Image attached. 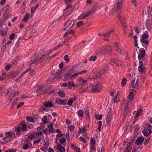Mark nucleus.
Segmentation results:
<instances>
[{
  "instance_id": "obj_19",
  "label": "nucleus",
  "mask_w": 152,
  "mask_h": 152,
  "mask_svg": "<svg viewBox=\"0 0 152 152\" xmlns=\"http://www.w3.org/2000/svg\"><path fill=\"white\" fill-rule=\"evenodd\" d=\"M44 105L46 107H52L53 106V103L50 101L46 102L43 103Z\"/></svg>"
},
{
  "instance_id": "obj_57",
  "label": "nucleus",
  "mask_w": 152,
  "mask_h": 152,
  "mask_svg": "<svg viewBox=\"0 0 152 152\" xmlns=\"http://www.w3.org/2000/svg\"><path fill=\"white\" fill-rule=\"evenodd\" d=\"M66 140L65 138H62L60 139L59 142L61 144H63L65 142Z\"/></svg>"
},
{
  "instance_id": "obj_47",
  "label": "nucleus",
  "mask_w": 152,
  "mask_h": 152,
  "mask_svg": "<svg viewBox=\"0 0 152 152\" xmlns=\"http://www.w3.org/2000/svg\"><path fill=\"white\" fill-rule=\"evenodd\" d=\"M141 41L142 42L146 44L147 45H148L149 44V42L147 40V39H141Z\"/></svg>"
},
{
  "instance_id": "obj_52",
  "label": "nucleus",
  "mask_w": 152,
  "mask_h": 152,
  "mask_svg": "<svg viewBox=\"0 0 152 152\" xmlns=\"http://www.w3.org/2000/svg\"><path fill=\"white\" fill-rule=\"evenodd\" d=\"M45 128V126H40L37 129V130L38 131L41 132L43 131Z\"/></svg>"
},
{
  "instance_id": "obj_30",
  "label": "nucleus",
  "mask_w": 152,
  "mask_h": 152,
  "mask_svg": "<svg viewBox=\"0 0 152 152\" xmlns=\"http://www.w3.org/2000/svg\"><path fill=\"white\" fill-rule=\"evenodd\" d=\"M39 4H37L34 7H32L31 8V14H33L36 10V9L39 7Z\"/></svg>"
},
{
  "instance_id": "obj_61",
  "label": "nucleus",
  "mask_w": 152,
  "mask_h": 152,
  "mask_svg": "<svg viewBox=\"0 0 152 152\" xmlns=\"http://www.w3.org/2000/svg\"><path fill=\"white\" fill-rule=\"evenodd\" d=\"M148 37V35L146 33L144 34L142 36V38L146 39Z\"/></svg>"
},
{
  "instance_id": "obj_44",
  "label": "nucleus",
  "mask_w": 152,
  "mask_h": 152,
  "mask_svg": "<svg viewBox=\"0 0 152 152\" xmlns=\"http://www.w3.org/2000/svg\"><path fill=\"white\" fill-rule=\"evenodd\" d=\"M42 121L43 123H46L48 122L47 117L46 116H44L42 119Z\"/></svg>"
},
{
  "instance_id": "obj_18",
  "label": "nucleus",
  "mask_w": 152,
  "mask_h": 152,
  "mask_svg": "<svg viewBox=\"0 0 152 152\" xmlns=\"http://www.w3.org/2000/svg\"><path fill=\"white\" fill-rule=\"evenodd\" d=\"M142 132L145 136H148L151 133V130L150 129H145Z\"/></svg>"
},
{
  "instance_id": "obj_36",
  "label": "nucleus",
  "mask_w": 152,
  "mask_h": 152,
  "mask_svg": "<svg viewBox=\"0 0 152 152\" xmlns=\"http://www.w3.org/2000/svg\"><path fill=\"white\" fill-rule=\"evenodd\" d=\"M111 115V113L109 112L108 114L107 115V117L106 118V122L108 124L109 123V122L110 120V117Z\"/></svg>"
},
{
  "instance_id": "obj_39",
  "label": "nucleus",
  "mask_w": 152,
  "mask_h": 152,
  "mask_svg": "<svg viewBox=\"0 0 152 152\" xmlns=\"http://www.w3.org/2000/svg\"><path fill=\"white\" fill-rule=\"evenodd\" d=\"M97 123L98 124V129L100 132L101 130V127L102 124V122L101 121H99L97 122Z\"/></svg>"
},
{
  "instance_id": "obj_43",
  "label": "nucleus",
  "mask_w": 152,
  "mask_h": 152,
  "mask_svg": "<svg viewBox=\"0 0 152 152\" xmlns=\"http://www.w3.org/2000/svg\"><path fill=\"white\" fill-rule=\"evenodd\" d=\"M41 140V138L38 139L37 140H35L34 141L33 144L34 145H36L37 144H39Z\"/></svg>"
},
{
  "instance_id": "obj_17",
  "label": "nucleus",
  "mask_w": 152,
  "mask_h": 152,
  "mask_svg": "<svg viewBox=\"0 0 152 152\" xmlns=\"http://www.w3.org/2000/svg\"><path fill=\"white\" fill-rule=\"evenodd\" d=\"M35 92L36 93H38L39 94H45L46 93L43 91L42 90V88L41 86H39L38 88L35 91Z\"/></svg>"
},
{
  "instance_id": "obj_31",
  "label": "nucleus",
  "mask_w": 152,
  "mask_h": 152,
  "mask_svg": "<svg viewBox=\"0 0 152 152\" xmlns=\"http://www.w3.org/2000/svg\"><path fill=\"white\" fill-rule=\"evenodd\" d=\"M29 72V73H33L34 72V70H31V68H29V69H28L27 70H26L22 74V75H21L20 76V77H22L23 75L25 74H26V73L27 72Z\"/></svg>"
},
{
  "instance_id": "obj_35",
  "label": "nucleus",
  "mask_w": 152,
  "mask_h": 152,
  "mask_svg": "<svg viewBox=\"0 0 152 152\" xmlns=\"http://www.w3.org/2000/svg\"><path fill=\"white\" fill-rule=\"evenodd\" d=\"M129 100L132 101L133 100L134 98V94L132 92L129 93Z\"/></svg>"
},
{
  "instance_id": "obj_5",
  "label": "nucleus",
  "mask_w": 152,
  "mask_h": 152,
  "mask_svg": "<svg viewBox=\"0 0 152 152\" xmlns=\"http://www.w3.org/2000/svg\"><path fill=\"white\" fill-rule=\"evenodd\" d=\"M122 6V1L121 0H119L115 4L114 8L112 9V12L113 13L117 11L121 8Z\"/></svg>"
},
{
  "instance_id": "obj_63",
  "label": "nucleus",
  "mask_w": 152,
  "mask_h": 152,
  "mask_svg": "<svg viewBox=\"0 0 152 152\" xmlns=\"http://www.w3.org/2000/svg\"><path fill=\"white\" fill-rule=\"evenodd\" d=\"M96 56H94V57L92 56H91L90 58V60L91 61H95L96 59Z\"/></svg>"
},
{
  "instance_id": "obj_27",
  "label": "nucleus",
  "mask_w": 152,
  "mask_h": 152,
  "mask_svg": "<svg viewBox=\"0 0 152 152\" xmlns=\"http://www.w3.org/2000/svg\"><path fill=\"white\" fill-rule=\"evenodd\" d=\"M49 128L48 131L49 132L52 133L53 132V126L52 124L50 123L49 124L48 126Z\"/></svg>"
},
{
  "instance_id": "obj_40",
  "label": "nucleus",
  "mask_w": 152,
  "mask_h": 152,
  "mask_svg": "<svg viewBox=\"0 0 152 152\" xmlns=\"http://www.w3.org/2000/svg\"><path fill=\"white\" fill-rule=\"evenodd\" d=\"M126 81L127 80L126 78L125 77L123 78L121 82V84L123 87L124 86L126 85Z\"/></svg>"
},
{
  "instance_id": "obj_51",
  "label": "nucleus",
  "mask_w": 152,
  "mask_h": 152,
  "mask_svg": "<svg viewBox=\"0 0 152 152\" xmlns=\"http://www.w3.org/2000/svg\"><path fill=\"white\" fill-rule=\"evenodd\" d=\"M95 118L97 120H100L102 119V114L96 115Z\"/></svg>"
},
{
  "instance_id": "obj_38",
  "label": "nucleus",
  "mask_w": 152,
  "mask_h": 152,
  "mask_svg": "<svg viewBox=\"0 0 152 152\" xmlns=\"http://www.w3.org/2000/svg\"><path fill=\"white\" fill-rule=\"evenodd\" d=\"M133 38L134 42V46L136 47L138 46L137 44V37L136 36H134L133 37Z\"/></svg>"
},
{
  "instance_id": "obj_59",
  "label": "nucleus",
  "mask_w": 152,
  "mask_h": 152,
  "mask_svg": "<svg viewBox=\"0 0 152 152\" xmlns=\"http://www.w3.org/2000/svg\"><path fill=\"white\" fill-rule=\"evenodd\" d=\"M135 137H132L130 139V141L129 142L130 144H131L135 140Z\"/></svg>"
},
{
  "instance_id": "obj_6",
  "label": "nucleus",
  "mask_w": 152,
  "mask_h": 152,
  "mask_svg": "<svg viewBox=\"0 0 152 152\" xmlns=\"http://www.w3.org/2000/svg\"><path fill=\"white\" fill-rule=\"evenodd\" d=\"M111 50V48L109 45H107L102 47L100 50V53L101 54H107Z\"/></svg>"
},
{
  "instance_id": "obj_4",
  "label": "nucleus",
  "mask_w": 152,
  "mask_h": 152,
  "mask_svg": "<svg viewBox=\"0 0 152 152\" xmlns=\"http://www.w3.org/2000/svg\"><path fill=\"white\" fill-rule=\"evenodd\" d=\"M32 144L31 141L28 139L24 140L22 144V148L24 150L30 149L32 146Z\"/></svg>"
},
{
  "instance_id": "obj_50",
  "label": "nucleus",
  "mask_w": 152,
  "mask_h": 152,
  "mask_svg": "<svg viewBox=\"0 0 152 152\" xmlns=\"http://www.w3.org/2000/svg\"><path fill=\"white\" fill-rule=\"evenodd\" d=\"M11 65L9 64L8 63L7 64L5 67V69L7 70H8L10 68Z\"/></svg>"
},
{
  "instance_id": "obj_33",
  "label": "nucleus",
  "mask_w": 152,
  "mask_h": 152,
  "mask_svg": "<svg viewBox=\"0 0 152 152\" xmlns=\"http://www.w3.org/2000/svg\"><path fill=\"white\" fill-rule=\"evenodd\" d=\"M21 130L23 131H26L27 129V126L26 124H24L21 125V127H20Z\"/></svg>"
},
{
  "instance_id": "obj_26",
  "label": "nucleus",
  "mask_w": 152,
  "mask_h": 152,
  "mask_svg": "<svg viewBox=\"0 0 152 152\" xmlns=\"http://www.w3.org/2000/svg\"><path fill=\"white\" fill-rule=\"evenodd\" d=\"M57 148L59 149L60 152H65V148L61 145L60 144L58 145Z\"/></svg>"
},
{
  "instance_id": "obj_2",
  "label": "nucleus",
  "mask_w": 152,
  "mask_h": 152,
  "mask_svg": "<svg viewBox=\"0 0 152 152\" xmlns=\"http://www.w3.org/2000/svg\"><path fill=\"white\" fill-rule=\"evenodd\" d=\"M14 137V135L12 133V131L6 132L5 134V137L1 139L0 142L2 144H4L10 141L13 137Z\"/></svg>"
},
{
  "instance_id": "obj_10",
  "label": "nucleus",
  "mask_w": 152,
  "mask_h": 152,
  "mask_svg": "<svg viewBox=\"0 0 152 152\" xmlns=\"http://www.w3.org/2000/svg\"><path fill=\"white\" fill-rule=\"evenodd\" d=\"M58 93L59 95L61 97H65V94L64 92L59 91L58 92L57 91V89H54L53 90L50 91L48 94H56L57 93Z\"/></svg>"
},
{
  "instance_id": "obj_34",
  "label": "nucleus",
  "mask_w": 152,
  "mask_h": 152,
  "mask_svg": "<svg viewBox=\"0 0 152 152\" xmlns=\"http://www.w3.org/2000/svg\"><path fill=\"white\" fill-rule=\"evenodd\" d=\"M132 148V146H131V144L129 143V142L126 148V149L124 150L125 152H126V151L128 150H130L131 151V149Z\"/></svg>"
},
{
  "instance_id": "obj_42",
  "label": "nucleus",
  "mask_w": 152,
  "mask_h": 152,
  "mask_svg": "<svg viewBox=\"0 0 152 152\" xmlns=\"http://www.w3.org/2000/svg\"><path fill=\"white\" fill-rule=\"evenodd\" d=\"M86 131V129L85 127H83L82 129L79 128V133L80 134H81L82 133H84Z\"/></svg>"
},
{
  "instance_id": "obj_23",
  "label": "nucleus",
  "mask_w": 152,
  "mask_h": 152,
  "mask_svg": "<svg viewBox=\"0 0 152 152\" xmlns=\"http://www.w3.org/2000/svg\"><path fill=\"white\" fill-rule=\"evenodd\" d=\"M77 114L79 117L82 118L84 113L83 111L82 110H79L77 112Z\"/></svg>"
},
{
  "instance_id": "obj_56",
  "label": "nucleus",
  "mask_w": 152,
  "mask_h": 152,
  "mask_svg": "<svg viewBox=\"0 0 152 152\" xmlns=\"http://www.w3.org/2000/svg\"><path fill=\"white\" fill-rule=\"evenodd\" d=\"M114 61L113 62L115 64H117L118 65L121 66L122 65L123 63L121 61L119 63L118 61L117 60L115 59H114Z\"/></svg>"
},
{
  "instance_id": "obj_21",
  "label": "nucleus",
  "mask_w": 152,
  "mask_h": 152,
  "mask_svg": "<svg viewBox=\"0 0 152 152\" xmlns=\"http://www.w3.org/2000/svg\"><path fill=\"white\" fill-rule=\"evenodd\" d=\"M72 13V11H70V12H68V13L67 14L64 13L63 15L60 17L59 18V20H62V18H63V20H64L65 19V18L67 17V16L70 15Z\"/></svg>"
},
{
  "instance_id": "obj_48",
  "label": "nucleus",
  "mask_w": 152,
  "mask_h": 152,
  "mask_svg": "<svg viewBox=\"0 0 152 152\" xmlns=\"http://www.w3.org/2000/svg\"><path fill=\"white\" fill-rule=\"evenodd\" d=\"M142 112V109H139L135 115V116L136 117H138L141 113Z\"/></svg>"
},
{
  "instance_id": "obj_64",
  "label": "nucleus",
  "mask_w": 152,
  "mask_h": 152,
  "mask_svg": "<svg viewBox=\"0 0 152 152\" xmlns=\"http://www.w3.org/2000/svg\"><path fill=\"white\" fill-rule=\"evenodd\" d=\"M83 24V21H80L77 22V26L80 27Z\"/></svg>"
},
{
  "instance_id": "obj_16",
  "label": "nucleus",
  "mask_w": 152,
  "mask_h": 152,
  "mask_svg": "<svg viewBox=\"0 0 152 152\" xmlns=\"http://www.w3.org/2000/svg\"><path fill=\"white\" fill-rule=\"evenodd\" d=\"M144 140V139L142 137H139L137 139L135 142L136 145H140L143 142Z\"/></svg>"
},
{
  "instance_id": "obj_60",
  "label": "nucleus",
  "mask_w": 152,
  "mask_h": 152,
  "mask_svg": "<svg viewBox=\"0 0 152 152\" xmlns=\"http://www.w3.org/2000/svg\"><path fill=\"white\" fill-rule=\"evenodd\" d=\"M140 54H145V50L143 48H141L140 49Z\"/></svg>"
},
{
  "instance_id": "obj_58",
  "label": "nucleus",
  "mask_w": 152,
  "mask_h": 152,
  "mask_svg": "<svg viewBox=\"0 0 152 152\" xmlns=\"http://www.w3.org/2000/svg\"><path fill=\"white\" fill-rule=\"evenodd\" d=\"M80 140H81L83 142H84L85 143H86L87 142V140H86L83 137H80L79 138Z\"/></svg>"
},
{
  "instance_id": "obj_28",
  "label": "nucleus",
  "mask_w": 152,
  "mask_h": 152,
  "mask_svg": "<svg viewBox=\"0 0 152 152\" xmlns=\"http://www.w3.org/2000/svg\"><path fill=\"white\" fill-rule=\"evenodd\" d=\"M0 34L2 36H6L7 35V33L4 28L1 29H0Z\"/></svg>"
},
{
  "instance_id": "obj_3",
  "label": "nucleus",
  "mask_w": 152,
  "mask_h": 152,
  "mask_svg": "<svg viewBox=\"0 0 152 152\" xmlns=\"http://www.w3.org/2000/svg\"><path fill=\"white\" fill-rule=\"evenodd\" d=\"M90 84L91 91L95 92H99L101 87H102V85L100 83H90Z\"/></svg>"
},
{
  "instance_id": "obj_54",
  "label": "nucleus",
  "mask_w": 152,
  "mask_h": 152,
  "mask_svg": "<svg viewBox=\"0 0 152 152\" xmlns=\"http://www.w3.org/2000/svg\"><path fill=\"white\" fill-rule=\"evenodd\" d=\"M73 103V100L71 99L68 100L67 104L68 105L71 106L72 104Z\"/></svg>"
},
{
  "instance_id": "obj_25",
  "label": "nucleus",
  "mask_w": 152,
  "mask_h": 152,
  "mask_svg": "<svg viewBox=\"0 0 152 152\" xmlns=\"http://www.w3.org/2000/svg\"><path fill=\"white\" fill-rule=\"evenodd\" d=\"M26 3L24 2L22 4L21 8V12L22 14H23L25 10L26 7Z\"/></svg>"
},
{
  "instance_id": "obj_7",
  "label": "nucleus",
  "mask_w": 152,
  "mask_h": 152,
  "mask_svg": "<svg viewBox=\"0 0 152 152\" xmlns=\"http://www.w3.org/2000/svg\"><path fill=\"white\" fill-rule=\"evenodd\" d=\"M11 131L12 134L14 135L15 137H16L17 135H20L21 134V128L20 126L15 127Z\"/></svg>"
},
{
  "instance_id": "obj_9",
  "label": "nucleus",
  "mask_w": 152,
  "mask_h": 152,
  "mask_svg": "<svg viewBox=\"0 0 152 152\" xmlns=\"http://www.w3.org/2000/svg\"><path fill=\"white\" fill-rule=\"evenodd\" d=\"M77 77L75 75V73L73 75H71L69 74H66L64 75V80L65 81H67L69 80H71L75 79Z\"/></svg>"
},
{
  "instance_id": "obj_14",
  "label": "nucleus",
  "mask_w": 152,
  "mask_h": 152,
  "mask_svg": "<svg viewBox=\"0 0 152 152\" xmlns=\"http://www.w3.org/2000/svg\"><path fill=\"white\" fill-rule=\"evenodd\" d=\"M117 16L120 20L121 26L124 27H125L126 26V23L124 18L118 14L117 15Z\"/></svg>"
},
{
  "instance_id": "obj_41",
  "label": "nucleus",
  "mask_w": 152,
  "mask_h": 152,
  "mask_svg": "<svg viewBox=\"0 0 152 152\" xmlns=\"http://www.w3.org/2000/svg\"><path fill=\"white\" fill-rule=\"evenodd\" d=\"M114 31L112 29L110 31H109L106 34H103V35L104 36L106 37H108L110 36V34L112 33Z\"/></svg>"
},
{
  "instance_id": "obj_13",
  "label": "nucleus",
  "mask_w": 152,
  "mask_h": 152,
  "mask_svg": "<svg viewBox=\"0 0 152 152\" xmlns=\"http://www.w3.org/2000/svg\"><path fill=\"white\" fill-rule=\"evenodd\" d=\"M139 80L138 79H136L134 78L133 79L131 83V85L132 87L133 88L137 87L139 85Z\"/></svg>"
},
{
  "instance_id": "obj_45",
  "label": "nucleus",
  "mask_w": 152,
  "mask_h": 152,
  "mask_svg": "<svg viewBox=\"0 0 152 152\" xmlns=\"http://www.w3.org/2000/svg\"><path fill=\"white\" fill-rule=\"evenodd\" d=\"M29 15L28 14H26L25 16L24 17V18L23 19V21L24 22H26L27 20H28L29 19Z\"/></svg>"
},
{
  "instance_id": "obj_46",
  "label": "nucleus",
  "mask_w": 152,
  "mask_h": 152,
  "mask_svg": "<svg viewBox=\"0 0 152 152\" xmlns=\"http://www.w3.org/2000/svg\"><path fill=\"white\" fill-rule=\"evenodd\" d=\"M145 67H144L141 66L138 67V70L139 72H142L145 71Z\"/></svg>"
},
{
  "instance_id": "obj_24",
  "label": "nucleus",
  "mask_w": 152,
  "mask_h": 152,
  "mask_svg": "<svg viewBox=\"0 0 152 152\" xmlns=\"http://www.w3.org/2000/svg\"><path fill=\"white\" fill-rule=\"evenodd\" d=\"M120 101L119 96L118 94L116 95L113 99V101L114 103L118 102Z\"/></svg>"
},
{
  "instance_id": "obj_1",
  "label": "nucleus",
  "mask_w": 152,
  "mask_h": 152,
  "mask_svg": "<svg viewBox=\"0 0 152 152\" xmlns=\"http://www.w3.org/2000/svg\"><path fill=\"white\" fill-rule=\"evenodd\" d=\"M46 56L42 55L41 57L38 58L39 54L38 53H36L32 57L31 60V64H37L42 61L45 59Z\"/></svg>"
},
{
  "instance_id": "obj_37",
  "label": "nucleus",
  "mask_w": 152,
  "mask_h": 152,
  "mask_svg": "<svg viewBox=\"0 0 152 152\" xmlns=\"http://www.w3.org/2000/svg\"><path fill=\"white\" fill-rule=\"evenodd\" d=\"M26 120L31 122L34 123V120L33 118L31 116H27L26 118Z\"/></svg>"
},
{
  "instance_id": "obj_55",
  "label": "nucleus",
  "mask_w": 152,
  "mask_h": 152,
  "mask_svg": "<svg viewBox=\"0 0 152 152\" xmlns=\"http://www.w3.org/2000/svg\"><path fill=\"white\" fill-rule=\"evenodd\" d=\"M68 129H69L70 131H72L74 129L75 127L74 126L71 125L69 126L68 127Z\"/></svg>"
},
{
  "instance_id": "obj_49",
  "label": "nucleus",
  "mask_w": 152,
  "mask_h": 152,
  "mask_svg": "<svg viewBox=\"0 0 152 152\" xmlns=\"http://www.w3.org/2000/svg\"><path fill=\"white\" fill-rule=\"evenodd\" d=\"M87 72V70H83V71H82L81 72H78L77 73H75V75H76V76H77L78 75H80V74H83V73H86V72Z\"/></svg>"
},
{
  "instance_id": "obj_32",
  "label": "nucleus",
  "mask_w": 152,
  "mask_h": 152,
  "mask_svg": "<svg viewBox=\"0 0 152 152\" xmlns=\"http://www.w3.org/2000/svg\"><path fill=\"white\" fill-rule=\"evenodd\" d=\"M68 84L70 88H72V87H75L77 85L74 83L73 81L69 82L68 83Z\"/></svg>"
},
{
  "instance_id": "obj_20",
  "label": "nucleus",
  "mask_w": 152,
  "mask_h": 152,
  "mask_svg": "<svg viewBox=\"0 0 152 152\" xmlns=\"http://www.w3.org/2000/svg\"><path fill=\"white\" fill-rule=\"evenodd\" d=\"M79 83L82 86L86 85V80H84L83 78L80 77L78 80Z\"/></svg>"
},
{
  "instance_id": "obj_29",
  "label": "nucleus",
  "mask_w": 152,
  "mask_h": 152,
  "mask_svg": "<svg viewBox=\"0 0 152 152\" xmlns=\"http://www.w3.org/2000/svg\"><path fill=\"white\" fill-rule=\"evenodd\" d=\"M56 102L59 104H63L64 105H65L66 104V103L64 104V101L60 99H57L56 100Z\"/></svg>"
},
{
  "instance_id": "obj_8",
  "label": "nucleus",
  "mask_w": 152,
  "mask_h": 152,
  "mask_svg": "<svg viewBox=\"0 0 152 152\" xmlns=\"http://www.w3.org/2000/svg\"><path fill=\"white\" fill-rule=\"evenodd\" d=\"M114 46L116 50L118 53L122 55L125 54V52L123 50L122 47L118 43L115 42L114 44Z\"/></svg>"
},
{
  "instance_id": "obj_53",
  "label": "nucleus",
  "mask_w": 152,
  "mask_h": 152,
  "mask_svg": "<svg viewBox=\"0 0 152 152\" xmlns=\"http://www.w3.org/2000/svg\"><path fill=\"white\" fill-rule=\"evenodd\" d=\"M15 33H12L9 36V39L10 40H12L15 37Z\"/></svg>"
},
{
  "instance_id": "obj_12",
  "label": "nucleus",
  "mask_w": 152,
  "mask_h": 152,
  "mask_svg": "<svg viewBox=\"0 0 152 152\" xmlns=\"http://www.w3.org/2000/svg\"><path fill=\"white\" fill-rule=\"evenodd\" d=\"M76 20H72V21L71 19H69L64 24V26H67V27H69V28H71L74 25V23Z\"/></svg>"
},
{
  "instance_id": "obj_15",
  "label": "nucleus",
  "mask_w": 152,
  "mask_h": 152,
  "mask_svg": "<svg viewBox=\"0 0 152 152\" xmlns=\"http://www.w3.org/2000/svg\"><path fill=\"white\" fill-rule=\"evenodd\" d=\"M19 72L18 71H15L12 72L10 74V78H15L19 74Z\"/></svg>"
},
{
  "instance_id": "obj_22",
  "label": "nucleus",
  "mask_w": 152,
  "mask_h": 152,
  "mask_svg": "<svg viewBox=\"0 0 152 152\" xmlns=\"http://www.w3.org/2000/svg\"><path fill=\"white\" fill-rule=\"evenodd\" d=\"M86 113V118L87 120L89 118V111L88 107H86L85 109Z\"/></svg>"
},
{
  "instance_id": "obj_62",
  "label": "nucleus",
  "mask_w": 152,
  "mask_h": 152,
  "mask_svg": "<svg viewBox=\"0 0 152 152\" xmlns=\"http://www.w3.org/2000/svg\"><path fill=\"white\" fill-rule=\"evenodd\" d=\"M24 104V102H20L19 104H18L17 107V109H18L20 107H21V106H22Z\"/></svg>"
},
{
  "instance_id": "obj_11",
  "label": "nucleus",
  "mask_w": 152,
  "mask_h": 152,
  "mask_svg": "<svg viewBox=\"0 0 152 152\" xmlns=\"http://www.w3.org/2000/svg\"><path fill=\"white\" fill-rule=\"evenodd\" d=\"M93 12V9L91 10L88 12L86 13H84L80 15L78 17V19L79 20L86 19L88 16Z\"/></svg>"
}]
</instances>
